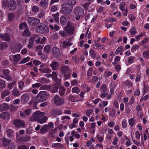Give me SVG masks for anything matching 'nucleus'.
<instances>
[{
    "label": "nucleus",
    "mask_w": 149,
    "mask_h": 149,
    "mask_svg": "<svg viewBox=\"0 0 149 149\" xmlns=\"http://www.w3.org/2000/svg\"><path fill=\"white\" fill-rule=\"evenodd\" d=\"M60 22L62 25H65L67 22V19L65 17L62 16L60 18Z\"/></svg>",
    "instance_id": "29"
},
{
    "label": "nucleus",
    "mask_w": 149,
    "mask_h": 149,
    "mask_svg": "<svg viewBox=\"0 0 149 149\" xmlns=\"http://www.w3.org/2000/svg\"><path fill=\"white\" fill-rule=\"evenodd\" d=\"M31 109H28L25 110L24 111V113L26 115H29L31 114Z\"/></svg>",
    "instance_id": "57"
},
{
    "label": "nucleus",
    "mask_w": 149,
    "mask_h": 149,
    "mask_svg": "<svg viewBox=\"0 0 149 149\" xmlns=\"http://www.w3.org/2000/svg\"><path fill=\"white\" fill-rule=\"evenodd\" d=\"M15 14L13 13H10L8 14V19L10 21H12L15 17Z\"/></svg>",
    "instance_id": "39"
},
{
    "label": "nucleus",
    "mask_w": 149,
    "mask_h": 149,
    "mask_svg": "<svg viewBox=\"0 0 149 149\" xmlns=\"http://www.w3.org/2000/svg\"><path fill=\"white\" fill-rule=\"evenodd\" d=\"M123 85L124 86H131L132 85V84L130 81L127 80L123 83Z\"/></svg>",
    "instance_id": "47"
},
{
    "label": "nucleus",
    "mask_w": 149,
    "mask_h": 149,
    "mask_svg": "<svg viewBox=\"0 0 149 149\" xmlns=\"http://www.w3.org/2000/svg\"><path fill=\"white\" fill-rule=\"evenodd\" d=\"M36 31L37 32L41 34H46L49 32V28L43 24L37 26L36 27Z\"/></svg>",
    "instance_id": "2"
},
{
    "label": "nucleus",
    "mask_w": 149,
    "mask_h": 149,
    "mask_svg": "<svg viewBox=\"0 0 149 149\" xmlns=\"http://www.w3.org/2000/svg\"><path fill=\"white\" fill-rule=\"evenodd\" d=\"M14 125L17 127H21L25 126V123L23 120L19 119H16L13 121Z\"/></svg>",
    "instance_id": "10"
},
{
    "label": "nucleus",
    "mask_w": 149,
    "mask_h": 149,
    "mask_svg": "<svg viewBox=\"0 0 149 149\" xmlns=\"http://www.w3.org/2000/svg\"><path fill=\"white\" fill-rule=\"evenodd\" d=\"M54 104L58 106L62 105L64 102V99L61 98L58 95H55L54 97Z\"/></svg>",
    "instance_id": "6"
},
{
    "label": "nucleus",
    "mask_w": 149,
    "mask_h": 149,
    "mask_svg": "<svg viewBox=\"0 0 149 149\" xmlns=\"http://www.w3.org/2000/svg\"><path fill=\"white\" fill-rule=\"evenodd\" d=\"M74 13L76 15L83 16L84 13L83 9L79 6H77L74 9Z\"/></svg>",
    "instance_id": "9"
},
{
    "label": "nucleus",
    "mask_w": 149,
    "mask_h": 149,
    "mask_svg": "<svg viewBox=\"0 0 149 149\" xmlns=\"http://www.w3.org/2000/svg\"><path fill=\"white\" fill-rule=\"evenodd\" d=\"M38 81L41 83H49V79L43 77L39 79Z\"/></svg>",
    "instance_id": "25"
},
{
    "label": "nucleus",
    "mask_w": 149,
    "mask_h": 149,
    "mask_svg": "<svg viewBox=\"0 0 149 149\" xmlns=\"http://www.w3.org/2000/svg\"><path fill=\"white\" fill-rule=\"evenodd\" d=\"M39 10V7L36 6H33L32 8V10L34 13H37Z\"/></svg>",
    "instance_id": "46"
},
{
    "label": "nucleus",
    "mask_w": 149,
    "mask_h": 149,
    "mask_svg": "<svg viewBox=\"0 0 149 149\" xmlns=\"http://www.w3.org/2000/svg\"><path fill=\"white\" fill-rule=\"evenodd\" d=\"M45 15V12L43 10L41 11L38 14V17L39 18H42Z\"/></svg>",
    "instance_id": "43"
},
{
    "label": "nucleus",
    "mask_w": 149,
    "mask_h": 149,
    "mask_svg": "<svg viewBox=\"0 0 149 149\" xmlns=\"http://www.w3.org/2000/svg\"><path fill=\"white\" fill-rule=\"evenodd\" d=\"M18 85L19 89L22 90L24 87V83L22 81H19L18 83Z\"/></svg>",
    "instance_id": "40"
},
{
    "label": "nucleus",
    "mask_w": 149,
    "mask_h": 149,
    "mask_svg": "<svg viewBox=\"0 0 149 149\" xmlns=\"http://www.w3.org/2000/svg\"><path fill=\"white\" fill-rule=\"evenodd\" d=\"M71 91L73 93H75L77 94H79L80 91L79 88L77 86L73 88Z\"/></svg>",
    "instance_id": "31"
},
{
    "label": "nucleus",
    "mask_w": 149,
    "mask_h": 149,
    "mask_svg": "<svg viewBox=\"0 0 149 149\" xmlns=\"http://www.w3.org/2000/svg\"><path fill=\"white\" fill-rule=\"evenodd\" d=\"M56 130L55 129L52 130L49 132V135L52 137H54Z\"/></svg>",
    "instance_id": "58"
},
{
    "label": "nucleus",
    "mask_w": 149,
    "mask_h": 149,
    "mask_svg": "<svg viewBox=\"0 0 149 149\" xmlns=\"http://www.w3.org/2000/svg\"><path fill=\"white\" fill-rule=\"evenodd\" d=\"M6 86L5 83L3 80L0 79V88H3Z\"/></svg>",
    "instance_id": "54"
},
{
    "label": "nucleus",
    "mask_w": 149,
    "mask_h": 149,
    "mask_svg": "<svg viewBox=\"0 0 149 149\" xmlns=\"http://www.w3.org/2000/svg\"><path fill=\"white\" fill-rule=\"evenodd\" d=\"M9 117V114L7 112H2L0 114V117L3 119H8Z\"/></svg>",
    "instance_id": "16"
},
{
    "label": "nucleus",
    "mask_w": 149,
    "mask_h": 149,
    "mask_svg": "<svg viewBox=\"0 0 149 149\" xmlns=\"http://www.w3.org/2000/svg\"><path fill=\"white\" fill-rule=\"evenodd\" d=\"M72 43L71 42V38H69L63 42V45L65 46H72Z\"/></svg>",
    "instance_id": "19"
},
{
    "label": "nucleus",
    "mask_w": 149,
    "mask_h": 149,
    "mask_svg": "<svg viewBox=\"0 0 149 149\" xmlns=\"http://www.w3.org/2000/svg\"><path fill=\"white\" fill-rule=\"evenodd\" d=\"M62 111L58 109L53 110L52 112V114L53 116L55 117L56 116H58L61 114L62 113Z\"/></svg>",
    "instance_id": "17"
},
{
    "label": "nucleus",
    "mask_w": 149,
    "mask_h": 149,
    "mask_svg": "<svg viewBox=\"0 0 149 149\" xmlns=\"http://www.w3.org/2000/svg\"><path fill=\"white\" fill-rule=\"evenodd\" d=\"M23 139L24 142L30 140L31 137L29 136H23Z\"/></svg>",
    "instance_id": "56"
},
{
    "label": "nucleus",
    "mask_w": 149,
    "mask_h": 149,
    "mask_svg": "<svg viewBox=\"0 0 149 149\" xmlns=\"http://www.w3.org/2000/svg\"><path fill=\"white\" fill-rule=\"evenodd\" d=\"M8 1L7 0H3L2 3V6L3 7H7L8 6Z\"/></svg>",
    "instance_id": "59"
},
{
    "label": "nucleus",
    "mask_w": 149,
    "mask_h": 149,
    "mask_svg": "<svg viewBox=\"0 0 149 149\" xmlns=\"http://www.w3.org/2000/svg\"><path fill=\"white\" fill-rule=\"evenodd\" d=\"M129 125L131 126H133L135 123V120L133 118H130L128 121Z\"/></svg>",
    "instance_id": "53"
},
{
    "label": "nucleus",
    "mask_w": 149,
    "mask_h": 149,
    "mask_svg": "<svg viewBox=\"0 0 149 149\" xmlns=\"http://www.w3.org/2000/svg\"><path fill=\"white\" fill-rule=\"evenodd\" d=\"M115 69L116 71L119 73L121 69V65L119 64L116 65L115 66Z\"/></svg>",
    "instance_id": "51"
},
{
    "label": "nucleus",
    "mask_w": 149,
    "mask_h": 149,
    "mask_svg": "<svg viewBox=\"0 0 149 149\" xmlns=\"http://www.w3.org/2000/svg\"><path fill=\"white\" fill-rule=\"evenodd\" d=\"M50 86L49 85H43L41 86L40 88V90H48L50 88Z\"/></svg>",
    "instance_id": "49"
},
{
    "label": "nucleus",
    "mask_w": 149,
    "mask_h": 149,
    "mask_svg": "<svg viewBox=\"0 0 149 149\" xmlns=\"http://www.w3.org/2000/svg\"><path fill=\"white\" fill-rule=\"evenodd\" d=\"M52 52L53 55L56 56L55 55L56 54L57 55H59V49L57 47H53L52 49Z\"/></svg>",
    "instance_id": "26"
},
{
    "label": "nucleus",
    "mask_w": 149,
    "mask_h": 149,
    "mask_svg": "<svg viewBox=\"0 0 149 149\" xmlns=\"http://www.w3.org/2000/svg\"><path fill=\"white\" fill-rule=\"evenodd\" d=\"M52 16L54 17V19L56 22H58V16L59 14L58 13H56L53 14Z\"/></svg>",
    "instance_id": "44"
},
{
    "label": "nucleus",
    "mask_w": 149,
    "mask_h": 149,
    "mask_svg": "<svg viewBox=\"0 0 149 149\" xmlns=\"http://www.w3.org/2000/svg\"><path fill=\"white\" fill-rule=\"evenodd\" d=\"M45 115L44 112H40L39 111H36L32 114L30 117L29 120L31 121H38Z\"/></svg>",
    "instance_id": "1"
},
{
    "label": "nucleus",
    "mask_w": 149,
    "mask_h": 149,
    "mask_svg": "<svg viewBox=\"0 0 149 149\" xmlns=\"http://www.w3.org/2000/svg\"><path fill=\"white\" fill-rule=\"evenodd\" d=\"M53 70H57L59 67V63L56 61H53L50 65Z\"/></svg>",
    "instance_id": "12"
},
{
    "label": "nucleus",
    "mask_w": 149,
    "mask_h": 149,
    "mask_svg": "<svg viewBox=\"0 0 149 149\" xmlns=\"http://www.w3.org/2000/svg\"><path fill=\"white\" fill-rule=\"evenodd\" d=\"M39 70L43 73L48 74L52 72L51 69H49L47 67L43 69H39Z\"/></svg>",
    "instance_id": "20"
},
{
    "label": "nucleus",
    "mask_w": 149,
    "mask_h": 149,
    "mask_svg": "<svg viewBox=\"0 0 149 149\" xmlns=\"http://www.w3.org/2000/svg\"><path fill=\"white\" fill-rule=\"evenodd\" d=\"M71 134L72 136H74L77 138H79L80 137V135L77 132H75L74 130L71 132Z\"/></svg>",
    "instance_id": "32"
},
{
    "label": "nucleus",
    "mask_w": 149,
    "mask_h": 149,
    "mask_svg": "<svg viewBox=\"0 0 149 149\" xmlns=\"http://www.w3.org/2000/svg\"><path fill=\"white\" fill-rule=\"evenodd\" d=\"M67 3L70 4V5L74 6L76 3V0H67Z\"/></svg>",
    "instance_id": "37"
},
{
    "label": "nucleus",
    "mask_w": 149,
    "mask_h": 149,
    "mask_svg": "<svg viewBox=\"0 0 149 149\" xmlns=\"http://www.w3.org/2000/svg\"><path fill=\"white\" fill-rule=\"evenodd\" d=\"M13 57L14 61H18L20 58V54H19L13 55Z\"/></svg>",
    "instance_id": "36"
},
{
    "label": "nucleus",
    "mask_w": 149,
    "mask_h": 149,
    "mask_svg": "<svg viewBox=\"0 0 149 149\" xmlns=\"http://www.w3.org/2000/svg\"><path fill=\"white\" fill-rule=\"evenodd\" d=\"M12 94L15 96H19L20 93L19 90L16 88H14L12 91Z\"/></svg>",
    "instance_id": "28"
},
{
    "label": "nucleus",
    "mask_w": 149,
    "mask_h": 149,
    "mask_svg": "<svg viewBox=\"0 0 149 149\" xmlns=\"http://www.w3.org/2000/svg\"><path fill=\"white\" fill-rule=\"evenodd\" d=\"M78 84V81L76 79H73L71 81V84L72 86H74Z\"/></svg>",
    "instance_id": "62"
},
{
    "label": "nucleus",
    "mask_w": 149,
    "mask_h": 149,
    "mask_svg": "<svg viewBox=\"0 0 149 149\" xmlns=\"http://www.w3.org/2000/svg\"><path fill=\"white\" fill-rule=\"evenodd\" d=\"M73 9V7L70 4L65 3L62 4L61 8L60 10L61 13L65 15L70 13Z\"/></svg>",
    "instance_id": "3"
},
{
    "label": "nucleus",
    "mask_w": 149,
    "mask_h": 149,
    "mask_svg": "<svg viewBox=\"0 0 149 149\" xmlns=\"http://www.w3.org/2000/svg\"><path fill=\"white\" fill-rule=\"evenodd\" d=\"M122 125L123 128H125L127 127V123L126 120H123L122 122Z\"/></svg>",
    "instance_id": "60"
},
{
    "label": "nucleus",
    "mask_w": 149,
    "mask_h": 149,
    "mask_svg": "<svg viewBox=\"0 0 149 149\" xmlns=\"http://www.w3.org/2000/svg\"><path fill=\"white\" fill-rule=\"evenodd\" d=\"M27 24L26 22H22L19 24V29L20 30H22L24 28H25V29H27Z\"/></svg>",
    "instance_id": "30"
},
{
    "label": "nucleus",
    "mask_w": 149,
    "mask_h": 149,
    "mask_svg": "<svg viewBox=\"0 0 149 149\" xmlns=\"http://www.w3.org/2000/svg\"><path fill=\"white\" fill-rule=\"evenodd\" d=\"M61 71L63 74H65L68 73V72L70 70L69 67L67 66H63L61 68Z\"/></svg>",
    "instance_id": "18"
},
{
    "label": "nucleus",
    "mask_w": 149,
    "mask_h": 149,
    "mask_svg": "<svg viewBox=\"0 0 149 149\" xmlns=\"http://www.w3.org/2000/svg\"><path fill=\"white\" fill-rule=\"evenodd\" d=\"M27 20L28 23L32 26H35L40 22V20L38 19L33 17H29Z\"/></svg>",
    "instance_id": "7"
},
{
    "label": "nucleus",
    "mask_w": 149,
    "mask_h": 149,
    "mask_svg": "<svg viewBox=\"0 0 149 149\" xmlns=\"http://www.w3.org/2000/svg\"><path fill=\"white\" fill-rule=\"evenodd\" d=\"M48 119V118L46 116H44L42 119H40V120H39L38 122L40 123V124H43L45 122H46Z\"/></svg>",
    "instance_id": "38"
},
{
    "label": "nucleus",
    "mask_w": 149,
    "mask_h": 149,
    "mask_svg": "<svg viewBox=\"0 0 149 149\" xmlns=\"http://www.w3.org/2000/svg\"><path fill=\"white\" fill-rule=\"evenodd\" d=\"M49 130V127L48 125H44L40 129V133L43 134L47 132Z\"/></svg>",
    "instance_id": "14"
},
{
    "label": "nucleus",
    "mask_w": 149,
    "mask_h": 149,
    "mask_svg": "<svg viewBox=\"0 0 149 149\" xmlns=\"http://www.w3.org/2000/svg\"><path fill=\"white\" fill-rule=\"evenodd\" d=\"M65 91V89L63 87H61L59 90V93L61 96L63 95Z\"/></svg>",
    "instance_id": "33"
},
{
    "label": "nucleus",
    "mask_w": 149,
    "mask_h": 149,
    "mask_svg": "<svg viewBox=\"0 0 149 149\" xmlns=\"http://www.w3.org/2000/svg\"><path fill=\"white\" fill-rule=\"evenodd\" d=\"M134 57L133 56H130L127 59L128 63L129 64H131L134 62Z\"/></svg>",
    "instance_id": "52"
},
{
    "label": "nucleus",
    "mask_w": 149,
    "mask_h": 149,
    "mask_svg": "<svg viewBox=\"0 0 149 149\" xmlns=\"http://www.w3.org/2000/svg\"><path fill=\"white\" fill-rule=\"evenodd\" d=\"M15 146L13 143H10L8 146V149H15Z\"/></svg>",
    "instance_id": "55"
},
{
    "label": "nucleus",
    "mask_w": 149,
    "mask_h": 149,
    "mask_svg": "<svg viewBox=\"0 0 149 149\" xmlns=\"http://www.w3.org/2000/svg\"><path fill=\"white\" fill-rule=\"evenodd\" d=\"M0 38L2 40L6 41H9L10 40V36L6 33H5L4 34L3 33L0 34Z\"/></svg>",
    "instance_id": "13"
},
{
    "label": "nucleus",
    "mask_w": 149,
    "mask_h": 149,
    "mask_svg": "<svg viewBox=\"0 0 149 149\" xmlns=\"http://www.w3.org/2000/svg\"><path fill=\"white\" fill-rule=\"evenodd\" d=\"M100 90L103 92H106L107 91V86L104 84H103L100 88Z\"/></svg>",
    "instance_id": "61"
},
{
    "label": "nucleus",
    "mask_w": 149,
    "mask_h": 149,
    "mask_svg": "<svg viewBox=\"0 0 149 149\" xmlns=\"http://www.w3.org/2000/svg\"><path fill=\"white\" fill-rule=\"evenodd\" d=\"M64 30L70 35L73 34L74 28L69 22H68L66 27L64 28Z\"/></svg>",
    "instance_id": "8"
},
{
    "label": "nucleus",
    "mask_w": 149,
    "mask_h": 149,
    "mask_svg": "<svg viewBox=\"0 0 149 149\" xmlns=\"http://www.w3.org/2000/svg\"><path fill=\"white\" fill-rule=\"evenodd\" d=\"M125 3L122 2L119 4V8L122 11H123L125 10Z\"/></svg>",
    "instance_id": "42"
},
{
    "label": "nucleus",
    "mask_w": 149,
    "mask_h": 149,
    "mask_svg": "<svg viewBox=\"0 0 149 149\" xmlns=\"http://www.w3.org/2000/svg\"><path fill=\"white\" fill-rule=\"evenodd\" d=\"M48 0H41L40 2L41 6L43 8H45L47 6Z\"/></svg>",
    "instance_id": "23"
},
{
    "label": "nucleus",
    "mask_w": 149,
    "mask_h": 149,
    "mask_svg": "<svg viewBox=\"0 0 149 149\" xmlns=\"http://www.w3.org/2000/svg\"><path fill=\"white\" fill-rule=\"evenodd\" d=\"M30 59V58L28 57L25 58L20 61V64L25 63L29 61Z\"/></svg>",
    "instance_id": "45"
},
{
    "label": "nucleus",
    "mask_w": 149,
    "mask_h": 149,
    "mask_svg": "<svg viewBox=\"0 0 149 149\" xmlns=\"http://www.w3.org/2000/svg\"><path fill=\"white\" fill-rule=\"evenodd\" d=\"M29 97L28 95L27 94H24L21 96V101L22 103L25 104L29 101Z\"/></svg>",
    "instance_id": "11"
},
{
    "label": "nucleus",
    "mask_w": 149,
    "mask_h": 149,
    "mask_svg": "<svg viewBox=\"0 0 149 149\" xmlns=\"http://www.w3.org/2000/svg\"><path fill=\"white\" fill-rule=\"evenodd\" d=\"M3 145L5 146H7L11 142L10 140H8L5 138H2L1 140Z\"/></svg>",
    "instance_id": "22"
},
{
    "label": "nucleus",
    "mask_w": 149,
    "mask_h": 149,
    "mask_svg": "<svg viewBox=\"0 0 149 149\" xmlns=\"http://www.w3.org/2000/svg\"><path fill=\"white\" fill-rule=\"evenodd\" d=\"M10 93V91L6 90L3 91L1 93V96L2 97H4L9 95Z\"/></svg>",
    "instance_id": "34"
},
{
    "label": "nucleus",
    "mask_w": 149,
    "mask_h": 149,
    "mask_svg": "<svg viewBox=\"0 0 149 149\" xmlns=\"http://www.w3.org/2000/svg\"><path fill=\"white\" fill-rule=\"evenodd\" d=\"M49 96V95L44 91L40 92L37 95L36 99L39 102H42L45 100L47 97Z\"/></svg>",
    "instance_id": "4"
},
{
    "label": "nucleus",
    "mask_w": 149,
    "mask_h": 149,
    "mask_svg": "<svg viewBox=\"0 0 149 149\" xmlns=\"http://www.w3.org/2000/svg\"><path fill=\"white\" fill-rule=\"evenodd\" d=\"M20 47H13L11 49L12 52L13 53L18 52L20 51L21 48Z\"/></svg>",
    "instance_id": "35"
},
{
    "label": "nucleus",
    "mask_w": 149,
    "mask_h": 149,
    "mask_svg": "<svg viewBox=\"0 0 149 149\" xmlns=\"http://www.w3.org/2000/svg\"><path fill=\"white\" fill-rule=\"evenodd\" d=\"M6 133L8 136L9 138H11L13 136V131L11 129H9L7 130Z\"/></svg>",
    "instance_id": "27"
},
{
    "label": "nucleus",
    "mask_w": 149,
    "mask_h": 149,
    "mask_svg": "<svg viewBox=\"0 0 149 149\" xmlns=\"http://www.w3.org/2000/svg\"><path fill=\"white\" fill-rule=\"evenodd\" d=\"M93 71V69L91 68H90L89 69L87 72V76L88 77V79L89 77L91 76Z\"/></svg>",
    "instance_id": "50"
},
{
    "label": "nucleus",
    "mask_w": 149,
    "mask_h": 149,
    "mask_svg": "<svg viewBox=\"0 0 149 149\" xmlns=\"http://www.w3.org/2000/svg\"><path fill=\"white\" fill-rule=\"evenodd\" d=\"M93 111L91 109H88L87 110L86 113V115L89 117L92 113Z\"/></svg>",
    "instance_id": "64"
},
{
    "label": "nucleus",
    "mask_w": 149,
    "mask_h": 149,
    "mask_svg": "<svg viewBox=\"0 0 149 149\" xmlns=\"http://www.w3.org/2000/svg\"><path fill=\"white\" fill-rule=\"evenodd\" d=\"M0 110L3 111H6L8 109V106L7 104L6 103H4L2 104H0Z\"/></svg>",
    "instance_id": "21"
},
{
    "label": "nucleus",
    "mask_w": 149,
    "mask_h": 149,
    "mask_svg": "<svg viewBox=\"0 0 149 149\" xmlns=\"http://www.w3.org/2000/svg\"><path fill=\"white\" fill-rule=\"evenodd\" d=\"M42 86L41 84L39 83H36L32 85V88H38Z\"/></svg>",
    "instance_id": "48"
},
{
    "label": "nucleus",
    "mask_w": 149,
    "mask_h": 149,
    "mask_svg": "<svg viewBox=\"0 0 149 149\" xmlns=\"http://www.w3.org/2000/svg\"><path fill=\"white\" fill-rule=\"evenodd\" d=\"M143 55L144 58L146 59L149 58V52L148 51H146L144 52Z\"/></svg>",
    "instance_id": "41"
},
{
    "label": "nucleus",
    "mask_w": 149,
    "mask_h": 149,
    "mask_svg": "<svg viewBox=\"0 0 149 149\" xmlns=\"http://www.w3.org/2000/svg\"><path fill=\"white\" fill-rule=\"evenodd\" d=\"M8 7L10 11H14L17 8V5L15 1V0H10L8 2Z\"/></svg>",
    "instance_id": "5"
},
{
    "label": "nucleus",
    "mask_w": 149,
    "mask_h": 149,
    "mask_svg": "<svg viewBox=\"0 0 149 149\" xmlns=\"http://www.w3.org/2000/svg\"><path fill=\"white\" fill-rule=\"evenodd\" d=\"M37 36L34 35L31 36L29 39V43L27 47H32L33 45V41L37 38Z\"/></svg>",
    "instance_id": "15"
},
{
    "label": "nucleus",
    "mask_w": 149,
    "mask_h": 149,
    "mask_svg": "<svg viewBox=\"0 0 149 149\" xmlns=\"http://www.w3.org/2000/svg\"><path fill=\"white\" fill-rule=\"evenodd\" d=\"M22 35L24 37L28 38L30 36V33L28 29H25Z\"/></svg>",
    "instance_id": "24"
},
{
    "label": "nucleus",
    "mask_w": 149,
    "mask_h": 149,
    "mask_svg": "<svg viewBox=\"0 0 149 149\" xmlns=\"http://www.w3.org/2000/svg\"><path fill=\"white\" fill-rule=\"evenodd\" d=\"M32 88L31 87V88H30V90L33 94L35 95L37 94L38 93V90L35 88H33V89H32Z\"/></svg>",
    "instance_id": "63"
}]
</instances>
